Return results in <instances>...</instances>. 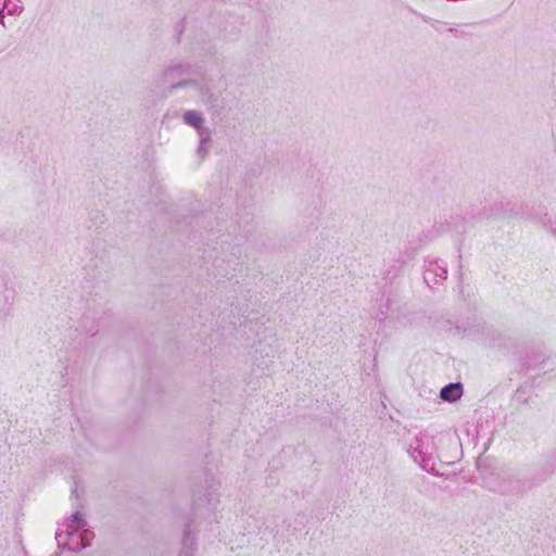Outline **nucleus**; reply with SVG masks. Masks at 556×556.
Segmentation results:
<instances>
[{
    "label": "nucleus",
    "mask_w": 556,
    "mask_h": 556,
    "mask_svg": "<svg viewBox=\"0 0 556 556\" xmlns=\"http://www.w3.org/2000/svg\"><path fill=\"white\" fill-rule=\"evenodd\" d=\"M185 121L189 125L194 126L197 128H199L202 123L201 116L197 112H193V111H189L185 114Z\"/></svg>",
    "instance_id": "nucleus-2"
},
{
    "label": "nucleus",
    "mask_w": 556,
    "mask_h": 556,
    "mask_svg": "<svg viewBox=\"0 0 556 556\" xmlns=\"http://www.w3.org/2000/svg\"><path fill=\"white\" fill-rule=\"evenodd\" d=\"M463 394V388L460 383H450L441 390V397L445 401L454 402L458 400Z\"/></svg>",
    "instance_id": "nucleus-1"
}]
</instances>
